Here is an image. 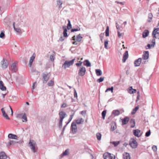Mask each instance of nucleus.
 <instances>
[{
  "instance_id": "1",
  "label": "nucleus",
  "mask_w": 159,
  "mask_h": 159,
  "mask_svg": "<svg viewBox=\"0 0 159 159\" xmlns=\"http://www.w3.org/2000/svg\"><path fill=\"white\" fill-rule=\"evenodd\" d=\"M59 115L60 117L59 127L60 129H61L62 128V125L63 120L66 117V114L65 112L61 111L59 112Z\"/></svg>"
},
{
  "instance_id": "2",
  "label": "nucleus",
  "mask_w": 159,
  "mask_h": 159,
  "mask_svg": "<svg viewBox=\"0 0 159 159\" xmlns=\"http://www.w3.org/2000/svg\"><path fill=\"white\" fill-rule=\"evenodd\" d=\"M75 60V59L74 58L70 61H66L63 64L62 67L64 69H66L67 68L69 67L70 66L73 64Z\"/></svg>"
},
{
  "instance_id": "3",
  "label": "nucleus",
  "mask_w": 159,
  "mask_h": 159,
  "mask_svg": "<svg viewBox=\"0 0 159 159\" xmlns=\"http://www.w3.org/2000/svg\"><path fill=\"white\" fill-rule=\"evenodd\" d=\"M75 36L74 35L72 37V39L73 40L75 41L74 42L72 43L73 44L77 45L78 44V42H80L83 38L81 35L80 34H79L76 36V38H75Z\"/></svg>"
},
{
  "instance_id": "4",
  "label": "nucleus",
  "mask_w": 159,
  "mask_h": 159,
  "mask_svg": "<svg viewBox=\"0 0 159 159\" xmlns=\"http://www.w3.org/2000/svg\"><path fill=\"white\" fill-rule=\"evenodd\" d=\"M29 144L32 151L34 153L36 152L37 144L33 140H30L29 143Z\"/></svg>"
},
{
  "instance_id": "5",
  "label": "nucleus",
  "mask_w": 159,
  "mask_h": 159,
  "mask_svg": "<svg viewBox=\"0 0 159 159\" xmlns=\"http://www.w3.org/2000/svg\"><path fill=\"white\" fill-rule=\"evenodd\" d=\"M152 35L153 38L159 39V28L154 29L152 32Z\"/></svg>"
},
{
  "instance_id": "6",
  "label": "nucleus",
  "mask_w": 159,
  "mask_h": 159,
  "mask_svg": "<svg viewBox=\"0 0 159 159\" xmlns=\"http://www.w3.org/2000/svg\"><path fill=\"white\" fill-rule=\"evenodd\" d=\"M129 144L130 146L133 148H136L138 146L137 142L134 139H131L130 141Z\"/></svg>"
},
{
  "instance_id": "7",
  "label": "nucleus",
  "mask_w": 159,
  "mask_h": 159,
  "mask_svg": "<svg viewBox=\"0 0 159 159\" xmlns=\"http://www.w3.org/2000/svg\"><path fill=\"white\" fill-rule=\"evenodd\" d=\"M86 70L85 67L81 66L79 68L78 71V74L81 76H83L85 74Z\"/></svg>"
},
{
  "instance_id": "8",
  "label": "nucleus",
  "mask_w": 159,
  "mask_h": 159,
  "mask_svg": "<svg viewBox=\"0 0 159 159\" xmlns=\"http://www.w3.org/2000/svg\"><path fill=\"white\" fill-rule=\"evenodd\" d=\"M71 128L73 134H75L77 132V127L75 123L72 122L71 123Z\"/></svg>"
},
{
  "instance_id": "9",
  "label": "nucleus",
  "mask_w": 159,
  "mask_h": 159,
  "mask_svg": "<svg viewBox=\"0 0 159 159\" xmlns=\"http://www.w3.org/2000/svg\"><path fill=\"white\" fill-rule=\"evenodd\" d=\"M17 117L19 118H21L23 122H26L27 121L26 115L25 113L18 114L17 115Z\"/></svg>"
},
{
  "instance_id": "10",
  "label": "nucleus",
  "mask_w": 159,
  "mask_h": 159,
  "mask_svg": "<svg viewBox=\"0 0 159 159\" xmlns=\"http://www.w3.org/2000/svg\"><path fill=\"white\" fill-rule=\"evenodd\" d=\"M43 83H46L49 80L50 78V75L48 74H46L45 73L43 74Z\"/></svg>"
},
{
  "instance_id": "11",
  "label": "nucleus",
  "mask_w": 159,
  "mask_h": 159,
  "mask_svg": "<svg viewBox=\"0 0 159 159\" xmlns=\"http://www.w3.org/2000/svg\"><path fill=\"white\" fill-rule=\"evenodd\" d=\"M133 134L135 136L139 137L141 136L142 133L140 130L138 129H136L134 130Z\"/></svg>"
},
{
  "instance_id": "12",
  "label": "nucleus",
  "mask_w": 159,
  "mask_h": 159,
  "mask_svg": "<svg viewBox=\"0 0 159 159\" xmlns=\"http://www.w3.org/2000/svg\"><path fill=\"white\" fill-rule=\"evenodd\" d=\"M104 159H115V156H111V154L108 153H104L103 155Z\"/></svg>"
},
{
  "instance_id": "13",
  "label": "nucleus",
  "mask_w": 159,
  "mask_h": 159,
  "mask_svg": "<svg viewBox=\"0 0 159 159\" xmlns=\"http://www.w3.org/2000/svg\"><path fill=\"white\" fill-rule=\"evenodd\" d=\"M1 64L2 65V67L3 68H6L7 67L8 65V61L5 59L3 58V60L1 62Z\"/></svg>"
},
{
  "instance_id": "14",
  "label": "nucleus",
  "mask_w": 159,
  "mask_h": 159,
  "mask_svg": "<svg viewBox=\"0 0 159 159\" xmlns=\"http://www.w3.org/2000/svg\"><path fill=\"white\" fill-rule=\"evenodd\" d=\"M17 65L15 63H13L11 66L10 69L13 72H16L17 70Z\"/></svg>"
},
{
  "instance_id": "15",
  "label": "nucleus",
  "mask_w": 159,
  "mask_h": 159,
  "mask_svg": "<svg viewBox=\"0 0 159 159\" xmlns=\"http://www.w3.org/2000/svg\"><path fill=\"white\" fill-rule=\"evenodd\" d=\"M149 57V52L148 51H145L143 55L142 59L143 60L148 59Z\"/></svg>"
},
{
  "instance_id": "16",
  "label": "nucleus",
  "mask_w": 159,
  "mask_h": 159,
  "mask_svg": "<svg viewBox=\"0 0 159 159\" xmlns=\"http://www.w3.org/2000/svg\"><path fill=\"white\" fill-rule=\"evenodd\" d=\"M13 26L15 30L18 32V33H20L21 32V29L19 27L18 25H15V23L14 22L13 23Z\"/></svg>"
},
{
  "instance_id": "17",
  "label": "nucleus",
  "mask_w": 159,
  "mask_h": 159,
  "mask_svg": "<svg viewBox=\"0 0 159 159\" xmlns=\"http://www.w3.org/2000/svg\"><path fill=\"white\" fill-rule=\"evenodd\" d=\"M142 60V58H139L138 59L135 61L134 62V66H140V65L141 63Z\"/></svg>"
},
{
  "instance_id": "18",
  "label": "nucleus",
  "mask_w": 159,
  "mask_h": 159,
  "mask_svg": "<svg viewBox=\"0 0 159 159\" xmlns=\"http://www.w3.org/2000/svg\"><path fill=\"white\" fill-rule=\"evenodd\" d=\"M128 51H127L125 52L123 55V59H122L123 62H125V61L128 58Z\"/></svg>"
},
{
  "instance_id": "19",
  "label": "nucleus",
  "mask_w": 159,
  "mask_h": 159,
  "mask_svg": "<svg viewBox=\"0 0 159 159\" xmlns=\"http://www.w3.org/2000/svg\"><path fill=\"white\" fill-rule=\"evenodd\" d=\"M129 118L128 117H125L122 120V125H123L126 124L129 121Z\"/></svg>"
},
{
  "instance_id": "20",
  "label": "nucleus",
  "mask_w": 159,
  "mask_h": 159,
  "mask_svg": "<svg viewBox=\"0 0 159 159\" xmlns=\"http://www.w3.org/2000/svg\"><path fill=\"white\" fill-rule=\"evenodd\" d=\"M2 115L3 117L7 120H10V118L7 115L5 111L3 108H2L1 109Z\"/></svg>"
},
{
  "instance_id": "21",
  "label": "nucleus",
  "mask_w": 159,
  "mask_h": 159,
  "mask_svg": "<svg viewBox=\"0 0 159 159\" xmlns=\"http://www.w3.org/2000/svg\"><path fill=\"white\" fill-rule=\"evenodd\" d=\"M128 91L130 94H133L136 93V90L133 89L132 87H130L128 88Z\"/></svg>"
},
{
  "instance_id": "22",
  "label": "nucleus",
  "mask_w": 159,
  "mask_h": 159,
  "mask_svg": "<svg viewBox=\"0 0 159 159\" xmlns=\"http://www.w3.org/2000/svg\"><path fill=\"white\" fill-rule=\"evenodd\" d=\"M35 56H34V55L30 57L29 61V65L30 67H31L32 65V64L33 63V62L34 59H35Z\"/></svg>"
},
{
  "instance_id": "23",
  "label": "nucleus",
  "mask_w": 159,
  "mask_h": 159,
  "mask_svg": "<svg viewBox=\"0 0 159 159\" xmlns=\"http://www.w3.org/2000/svg\"><path fill=\"white\" fill-rule=\"evenodd\" d=\"M8 137L10 139H17L18 138L17 135L12 134H9L8 135Z\"/></svg>"
},
{
  "instance_id": "24",
  "label": "nucleus",
  "mask_w": 159,
  "mask_h": 159,
  "mask_svg": "<svg viewBox=\"0 0 159 159\" xmlns=\"http://www.w3.org/2000/svg\"><path fill=\"white\" fill-rule=\"evenodd\" d=\"M7 156L5 152H1L0 153V159H6Z\"/></svg>"
},
{
  "instance_id": "25",
  "label": "nucleus",
  "mask_w": 159,
  "mask_h": 159,
  "mask_svg": "<svg viewBox=\"0 0 159 159\" xmlns=\"http://www.w3.org/2000/svg\"><path fill=\"white\" fill-rule=\"evenodd\" d=\"M149 34V31L148 30H144L142 34L143 37L145 38L147 37Z\"/></svg>"
},
{
  "instance_id": "26",
  "label": "nucleus",
  "mask_w": 159,
  "mask_h": 159,
  "mask_svg": "<svg viewBox=\"0 0 159 159\" xmlns=\"http://www.w3.org/2000/svg\"><path fill=\"white\" fill-rule=\"evenodd\" d=\"M62 28L64 29V31L63 32V35L64 37H67L68 36L67 34V30L65 26H63Z\"/></svg>"
},
{
  "instance_id": "27",
  "label": "nucleus",
  "mask_w": 159,
  "mask_h": 159,
  "mask_svg": "<svg viewBox=\"0 0 159 159\" xmlns=\"http://www.w3.org/2000/svg\"><path fill=\"white\" fill-rule=\"evenodd\" d=\"M84 65L86 66L87 67H90L91 66V63L88 60H86L84 62Z\"/></svg>"
},
{
  "instance_id": "28",
  "label": "nucleus",
  "mask_w": 159,
  "mask_h": 159,
  "mask_svg": "<svg viewBox=\"0 0 159 159\" xmlns=\"http://www.w3.org/2000/svg\"><path fill=\"white\" fill-rule=\"evenodd\" d=\"M0 89L2 91H4L6 90V88L4 86L3 83L2 81H0Z\"/></svg>"
},
{
  "instance_id": "29",
  "label": "nucleus",
  "mask_w": 159,
  "mask_h": 159,
  "mask_svg": "<svg viewBox=\"0 0 159 159\" xmlns=\"http://www.w3.org/2000/svg\"><path fill=\"white\" fill-rule=\"evenodd\" d=\"M17 143V142L16 141H15L14 140H10L8 143L7 144L9 146H10L11 145H16Z\"/></svg>"
},
{
  "instance_id": "30",
  "label": "nucleus",
  "mask_w": 159,
  "mask_h": 159,
  "mask_svg": "<svg viewBox=\"0 0 159 159\" xmlns=\"http://www.w3.org/2000/svg\"><path fill=\"white\" fill-rule=\"evenodd\" d=\"M97 76L101 75L102 74V72L101 70L99 69H97L95 70Z\"/></svg>"
},
{
  "instance_id": "31",
  "label": "nucleus",
  "mask_w": 159,
  "mask_h": 159,
  "mask_svg": "<svg viewBox=\"0 0 159 159\" xmlns=\"http://www.w3.org/2000/svg\"><path fill=\"white\" fill-rule=\"evenodd\" d=\"M124 159H130L129 154L128 153H125L123 155Z\"/></svg>"
},
{
  "instance_id": "32",
  "label": "nucleus",
  "mask_w": 159,
  "mask_h": 159,
  "mask_svg": "<svg viewBox=\"0 0 159 159\" xmlns=\"http://www.w3.org/2000/svg\"><path fill=\"white\" fill-rule=\"evenodd\" d=\"M130 123L131 124V127L134 128L135 125V120L134 119H132L130 121Z\"/></svg>"
},
{
  "instance_id": "33",
  "label": "nucleus",
  "mask_w": 159,
  "mask_h": 159,
  "mask_svg": "<svg viewBox=\"0 0 159 159\" xmlns=\"http://www.w3.org/2000/svg\"><path fill=\"white\" fill-rule=\"evenodd\" d=\"M57 4L59 5V8L60 9L62 7V2L61 0H57Z\"/></svg>"
},
{
  "instance_id": "34",
  "label": "nucleus",
  "mask_w": 159,
  "mask_h": 159,
  "mask_svg": "<svg viewBox=\"0 0 159 159\" xmlns=\"http://www.w3.org/2000/svg\"><path fill=\"white\" fill-rule=\"evenodd\" d=\"M112 113V114L114 115L115 116H117L119 115L120 112L118 110H113Z\"/></svg>"
},
{
  "instance_id": "35",
  "label": "nucleus",
  "mask_w": 159,
  "mask_h": 159,
  "mask_svg": "<svg viewBox=\"0 0 159 159\" xmlns=\"http://www.w3.org/2000/svg\"><path fill=\"white\" fill-rule=\"evenodd\" d=\"M54 81L53 80H51L48 81V85L49 86H52L54 85Z\"/></svg>"
},
{
  "instance_id": "36",
  "label": "nucleus",
  "mask_w": 159,
  "mask_h": 159,
  "mask_svg": "<svg viewBox=\"0 0 159 159\" xmlns=\"http://www.w3.org/2000/svg\"><path fill=\"white\" fill-rule=\"evenodd\" d=\"M153 17V15L152 13H150L148 14V17L150 20H148V22L150 23L151 22Z\"/></svg>"
},
{
  "instance_id": "37",
  "label": "nucleus",
  "mask_w": 159,
  "mask_h": 159,
  "mask_svg": "<svg viewBox=\"0 0 159 159\" xmlns=\"http://www.w3.org/2000/svg\"><path fill=\"white\" fill-rule=\"evenodd\" d=\"M69 152V149H66L64 152L61 155V156H64L67 155L68 154Z\"/></svg>"
},
{
  "instance_id": "38",
  "label": "nucleus",
  "mask_w": 159,
  "mask_h": 159,
  "mask_svg": "<svg viewBox=\"0 0 159 159\" xmlns=\"http://www.w3.org/2000/svg\"><path fill=\"white\" fill-rule=\"evenodd\" d=\"M76 123L77 124H81L82 122H83V120L82 118H81L79 119H78L76 120Z\"/></svg>"
},
{
  "instance_id": "39",
  "label": "nucleus",
  "mask_w": 159,
  "mask_h": 159,
  "mask_svg": "<svg viewBox=\"0 0 159 159\" xmlns=\"http://www.w3.org/2000/svg\"><path fill=\"white\" fill-rule=\"evenodd\" d=\"M105 35L106 36H109V28L108 26H107L106 31Z\"/></svg>"
},
{
  "instance_id": "40",
  "label": "nucleus",
  "mask_w": 159,
  "mask_h": 159,
  "mask_svg": "<svg viewBox=\"0 0 159 159\" xmlns=\"http://www.w3.org/2000/svg\"><path fill=\"white\" fill-rule=\"evenodd\" d=\"M139 107L138 106H137L131 112V114L132 115H133V114H134L136 112V111L138 110L139 109Z\"/></svg>"
},
{
  "instance_id": "41",
  "label": "nucleus",
  "mask_w": 159,
  "mask_h": 159,
  "mask_svg": "<svg viewBox=\"0 0 159 159\" xmlns=\"http://www.w3.org/2000/svg\"><path fill=\"white\" fill-rule=\"evenodd\" d=\"M68 24L67 25V29L68 30L72 28V26L71 24L70 21V20H68Z\"/></svg>"
},
{
  "instance_id": "42",
  "label": "nucleus",
  "mask_w": 159,
  "mask_h": 159,
  "mask_svg": "<svg viewBox=\"0 0 159 159\" xmlns=\"http://www.w3.org/2000/svg\"><path fill=\"white\" fill-rule=\"evenodd\" d=\"M106 110H104L102 113V118L103 119H105L106 113Z\"/></svg>"
},
{
  "instance_id": "43",
  "label": "nucleus",
  "mask_w": 159,
  "mask_h": 159,
  "mask_svg": "<svg viewBox=\"0 0 159 159\" xmlns=\"http://www.w3.org/2000/svg\"><path fill=\"white\" fill-rule=\"evenodd\" d=\"M113 87H111V88H108L105 91L106 92H107L108 91H111V93L113 92Z\"/></svg>"
},
{
  "instance_id": "44",
  "label": "nucleus",
  "mask_w": 159,
  "mask_h": 159,
  "mask_svg": "<svg viewBox=\"0 0 159 159\" xmlns=\"http://www.w3.org/2000/svg\"><path fill=\"white\" fill-rule=\"evenodd\" d=\"M97 138L98 140H100L101 139V134L100 133H97L96 134Z\"/></svg>"
},
{
  "instance_id": "45",
  "label": "nucleus",
  "mask_w": 159,
  "mask_h": 159,
  "mask_svg": "<svg viewBox=\"0 0 159 159\" xmlns=\"http://www.w3.org/2000/svg\"><path fill=\"white\" fill-rule=\"evenodd\" d=\"M80 27H78L76 29H71V32H74L75 31H80Z\"/></svg>"
},
{
  "instance_id": "46",
  "label": "nucleus",
  "mask_w": 159,
  "mask_h": 159,
  "mask_svg": "<svg viewBox=\"0 0 159 159\" xmlns=\"http://www.w3.org/2000/svg\"><path fill=\"white\" fill-rule=\"evenodd\" d=\"M104 80V77H101L99 79H98L97 81L98 83H100L102 82Z\"/></svg>"
},
{
  "instance_id": "47",
  "label": "nucleus",
  "mask_w": 159,
  "mask_h": 159,
  "mask_svg": "<svg viewBox=\"0 0 159 159\" xmlns=\"http://www.w3.org/2000/svg\"><path fill=\"white\" fill-rule=\"evenodd\" d=\"M154 46L152 44H148L147 46L146 47V49H150L151 48V47H153Z\"/></svg>"
},
{
  "instance_id": "48",
  "label": "nucleus",
  "mask_w": 159,
  "mask_h": 159,
  "mask_svg": "<svg viewBox=\"0 0 159 159\" xmlns=\"http://www.w3.org/2000/svg\"><path fill=\"white\" fill-rule=\"evenodd\" d=\"M119 143H120L119 141H117V142L114 141L112 142V144H113L115 147L117 146L118 145V144Z\"/></svg>"
},
{
  "instance_id": "49",
  "label": "nucleus",
  "mask_w": 159,
  "mask_h": 159,
  "mask_svg": "<svg viewBox=\"0 0 159 159\" xmlns=\"http://www.w3.org/2000/svg\"><path fill=\"white\" fill-rule=\"evenodd\" d=\"M104 33H101L99 35L100 39L102 42V41L103 38L104 37Z\"/></svg>"
},
{
  "instance_id": "50",
  "label": "nucleus",
  "mask_w": 159,
  "mask_h": 159,
  "mask_svg": "<svg viewBox=\"0 0 159 159\" xmlns=\"http://www.w3.org/2000/svg\"><path fill=\"white\" fill-rule=\"evenodd\" d=\"M5 36V34H4V32L2 31L0 34V38H3Z\"/></svg>"
},
{
  "instance_id": "51",
  "label": "nucleus",
  "mask_w": 159,
  "mask_h": 159,
  "mask_svg": "<svg viewBox=\"0 0 159 159\" xmlns=\"http://www.w3.org/2000/svg\"><path fill=\"white\" fill-rule=\"evenodd\" d=\"M74 97L75 98H77V94L76 92V91L75 89H74Z\"/></svg>"
},
{
  "instance_id": "52",
  "label": "nucleus",
  "mask_w": 159,
  "mask_h": 159,
  "mask_svg": "<svg viewBox=\"0 0 159 159\" xmlns=\"http://www.w3.org/2000/svg\"><path fill=\"white\" fill-rule=\"evenodd\" d=\"M151 134L150 130H149L145 134V136L146 137L149 136Z\"/></svg>"
},
{
  "instance_id": "53",
  "label": "nucleus",
  "mask_w": 159,
  "mask_h": 159,
  "mask_svg": "<svg viewBox=\"0 0 159 159\" xmlns=\"http://www.w3.org/2000/svg\"><path fill=\"white\" fill-rule=\"evenodd\" d=\"M36 85V82H34L33 84L32 88V92L34 91V89H35V85Z\"/></svg>"
},
{
  "instance_id": "54",
  "label": "nucleus",
  "mask_w": 159,
  "mask_h": 159,
  "mask_svg": "<svg viewBox=\"0 0 159 159\" xmlns=\"http://www.w3.org/2000/svg\"><path fill=\"white\" fill-rule=\"evenodd\" d=\"M74 113H73L72 114L70 115V117L68 120V121H69V122H70V121L72 120V119L73 118V117L74 115Z\"/></svg>"
},
{
  "instance_id": "55",
  "label": "nucleus",
  "mask_w": 159,
  "mask_h": 159,
  "mask_svg": "<svg viewBox=\"0 0 159 159\" xmlns=\"http://www.w3.org/2000/svg\"><path fill=\"white\" fill-rule=\"evenodd\" d=\"M82 64V62L80 61L79 63H76V65L77 66H81Z\"/></svg>"
},
{
  "instance_id": "56",
  "label": "nucleus",
  "mask_w": 159,
  "mask_h": 159,
  "mask_svg": "<svg viewBox=\"0 0 159 159\" xmlns=\"http://www.w3.org/2000/svg\"><path fill=\"white\" fill-rule=\"evenodd\" d=\"M152 150L155 152L157 150V147L156 146L153 145L152 147Z\"/></svg>"
},
{
  "instance_id": "57",
  "label": "nucleus",
  "mask_w": 159,
  "mask_h": 159,
  "mask_svg": "<svg viewBox=\"0 0 159 159\" xmlns=\"http://www.w3.org/2000/svg\"><path fill=\"white\" fill-rule=\"evenodd\" d=\"M108 44V41H105L104 42V46L106 48H107V45Z\"/></svg>"
},
{
  "instance_id": "58",
  "label": "nucleus",
  "mask_w": 159,
  "mask_h": 159,
  "mask_svg": "<svg viewBox=\"0 0 159 159\" xmlns=\"http://www.w3.org/2000/svg\"><path fill=\"white\" fill-rule=\"evenodd\" d=\"M50 58L52 61H53L54 60V57L53 55H51L50 57Z\"/></svg>"
},
{
  "instance_id": "59",
  "label": "nucleus",
  "mask_w": 159,
  "mask_h": 159,
  "mask_svg": "<svg viewBox=\"0 0 159 159\" xmlns=\"http://www.w3.org/2000/svg\"><path fill=\"white\" fill-rule=\"evenodd\" d=\"M117 33L118 37L119 38H121L122 36V34L120 33L119 31H118Z\"/></svg>"
},
{
  "instance_id": "60",
  "label": "nucleus",
  "mask_w": 159,
  "mask_h": 159,
  "mask_svg": "<svg viewBox=\"0 0 159 159\" xmlns=\"http://www.w3.org/2000/svg\"><path fill=\"white\" fill-rule=\"evenodd\" d=\"M116 128V126H115V125H114L113 126H111V129L112 131H113L114 130H115Z\"/></svg>"
},
{
  "instance_id": "61",
  "label": "nucleus",
  "mask_w": 159,
  "mask_h": 159,
  "mask_svg": "<svg viewBox=\"0 0 159 159\" xmlns=\"http://www.w3.org/2000/svg\"><path fill=\"white\" fill-rule=\"evenodd\" d=\"M65 37H64V36H61V37H60V38L59 39V40L61 41H63L65 39Z\"/></svg>"
},
{
  "instance_id": "62",
  "label": "nucleus",
  "mask_w": 159,
  "mask_h": 159,
  "mask_svg": "<svg viewBox=\"0 0 159 159\" xmlns=\"http://www.w3.org/2000/svg\"><path fill=\"white\" fill-rule=\"evenodd\" d=\"M155 38H153L152 40V44L153 45V46H154L155 44Z\"/></svg>"
},
{
  "instance_id": "63",
  "label": "nucleus",
  "mask_w": 159,
  "mask_h": 159,
  "mask_svg": "<svg viewBox=\"0 0 159 159\" xmlns=\"http://www.w3.org/2000/svg\"><path fill=\"white\" fill-rule=\"evenodd\" d=\"M67 106L66 104L65 103H63L62 105H61V107L64 108L66 107Z\"/></svg>"
},
{
  "instance_id": "64",
  "label": "nucleus",
  "mask_w": 159,
  "mask_h": 159,
  "mask_svg": "<svg viewBox=\"0 0 159 159\" xmlns=\"http://www.w3.org/2000/svg\"><path fill=\"white\" fill-rule=\"evenodd\" d=\"M23 140H20L19 141H16L17 143H18L20 144H22L23 143Z\"/></svg>"
}]
</instances>
